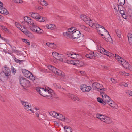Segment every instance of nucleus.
I'll use <instances>...</instances> for the list:
<instances>
[{"mask_svg": "<svg viewBox=\"0 0 132 132\" xmlns=\"http://www.w3.org/2000/svg\"><path fill=\"white\" fill-rule=\"evenodd\" d=\"M19 81L21 85L24 88H27L30 85L29 81L24 78H19Z\"/></svg>", "mask_w": 132, "mask_h": 132, "instance_id": "f257e3e1", "label": "nucleus"}, {"mask_svg": "<svg viewBox=\"0 0 132 132\" xmlns=\"http://www.w3.org/2000/svg\"><path fill=\"white\" fill-rule=\"evenodd\" d=\"M22 73L23 75L26 77L29 78L32 80H35V77L28 70L24 69L22 70Z\"/></svg>", "mask_w": 132, "mask_h": 132, "instance_id": "f03ea898", "label": "nucleus"}, {"mask_svg": "<svg viewBox=\"0 0 132 132\" xmlns=\"http://www.w3.org/2000/svg\"><path fill=\"white\" fill-rule=\"evenodd\" d=\"M100 94L103 99L104 105H105L106 103L108 104V102H110V100H112L104 92H101Z\"/></svg>", "mask_w": 132, "mask_h": 132, "instance_id": "7ed1b4c3", "label": "nucleus"}, {"mask_svg": "<svg viewBox=\"0 0 132 132\" xmlns=\"http://www.w3.org/2000/svg\"><path fill=\"white\" fill-rule=\"evenodd\" d=\"M44 86L45 85H43ZM45 92L46 94L54 95V92L50 88L48 87H46L45 88H44L42 85V93H44Z\"/></svg>", "mask_w": 132, "mask_h": 132, "instance_id": "20e7f679", "label": "nucleus"}, {"mask_svg": "<svg viewBox=\"0 0 132 132\" xmlns=\"http://www.w3.org/2000/svg\"><path fill=\"white\" fill-rule=\"evenodd\" d=\"M81 35L80 32L78 30H75L73 31L71 36H70L69 38H72L73 39H77L79 38Z\"/></svg>", "mask_w": 132, "mask_h": 132, "instance_id": "39448f33", "label": "nucleus"}, {"mask_svg": "<svg viewBox=\"0 0 132 132\" xmlns=\"http://www.w3.org/2000/svg\"><path fill=\"white\" fill-rule=\"evenodd\" d=\"M2 72L4 73L6 77L8 78V77L11 74V71L8 67H7L6 66L3 67H2Z\"/></svg>", "mask_w": 132, "mask_h": 132, "instance_id": "423d86ee", "label": "nucleus"}, {"mask_svg": "<svg viewBox=\"0 0 132 132\" xmlns=\"http://www.w3.org/2000/svg\"><path fill=\"white\" fill-rule=\"evenodd\" d=\"M29 14L30 16H31L34 18L35 19L39 21H39L41 18V16H39V14L37 13L31 12L29 13Z\"/></svg>", "mask_w": 132, "mask_h": 132, "instance_id": "0eeeda50", "label": "nucleus"}, {"mask_svg": "<svg viewBox=\"0 0 132 132\" xmlns=\"http://www.w3.org/2000/svg\"><path fill=\"white\" fill-rule=\"evenodd\" d=\"M81 89L84 92H88L92 88L90 86H87L85 84H82L81 86Z\"/></svg>", "mask_w": 132, "mask_h": 132, "instance_id": "6e6552de", "label": "nucleus"}, {"mask_svg": "<svg viewBox=\"0 0 132 132\" xmlns=\"http://www.w3.org/2000/svg\"><path fill=\"white\" fill-rule=\"evenodd\" d=\"M101 85L97 82H94L92 84V87L93 89L98 91L102 89L101 88Z\"/></svg>", "mask_w": 132, "mask_h": 132, "instance_id": "1a4fd4ad", "label": "nucleus"}, {"mask_svg": "<svg viewBox=\"0 0 132 132\" xmlns=\"http://www.w3.org/2000/svg\"><path fill=\"white\" fill-rule=\"evenodd\" d=\"M74 31V30H73L72 28H71L68 29L66 32H64L63 35L64 36H66L67 38H68L70 37V36H71Z\"/></svg>", "mask_w": 132, "mask_h": 132, "instance_id": "9d476101", "label": "nucleus"}, {"mask_svg": "<svg viewBox=\"0 0 132 132\" xmlns=\"http://www.w3.org/2000/svg\"><path fill=\"white\" fill-rule=\"evenodd\" d=\"M30 28L31 30L34 32L38 33L39 31L41 29L39 27L36 25V24L30 26L29 27Z\"/></svg>", "mask_w": 132, "mask_h": 132, "instance_id": "9b49d317", "label": "nucleus"}, {"mask_svg": "<svg viewBox=\"0 0 132 132\" xmlns=\"http://www.w3.org/2000/svg\"><path fill=\"white\" fill-rule=\"evenodd\" d=\"M123 67L127 69L132 70V66L125 61L122 64Z\"/></svg>", "mask_w": 132, "mask_h": 132, "instance_id": "f8f14e48", "label": "nucleus"}, {"mask_svg": "<svg viewBox=\"0 0 132 132\" xmlns=\"http://www.w3.org/2000/svg\"><path fill=\"white\" fill-rule=\"evenodd\" d=\"M81 18L86 23H88L89 21H91V20L88 16L84 15H82L81 16Z\"/></svg>", "mask_w": 132, "mask_h": 132, "instance_id": "ddd939ff", "label": "nucleus"}, {"mask_svg": "<svg viewBox=\"0 0 132 132\" xmlns=\"http://www.w3.org/2000/svg\"><path fill=\"white\" fill-rule=\"evenodd\" d=\"M108 104L111 107L113 108H117L118 106L112 100H110V102H108Z\"/></svg>", "mask_w": 132, "mask_h": 132, "instance_id": "4468645a", "label": "nucleus"}, {"mask_svg": "<svg viewBox=\"0 0 132 132\" xmlns=\"http://www.w3.org/2000/svg\"><path fill=\"white\" fill-rule=\"evenodd\" d=\"M47 67L48 69L50 70L54 73H55L56 71L58 69L57 68L53 66H52L51 65H48V66Z\"/></svg>", "mask_w": 132, "mask_h": 132, "instance_id": "2eb2a0df", "label": "nucleus"}, {"mask_svg": "<svg viewBox=\"0 0 132 132\" xmlns=\"http://www.w3.org/2000/svg\"><path fill=\"white\" fill-rule=\"evenodd\" d=\"M97 28V32L98 34L100 33V31L102 30V28H104V27L101 25H99L98 24H95Z\"/></svg>", "mask_w": 132, "mask_h": 132, "instance_id": "dca6fc26", "label": "nucleus"}, {"mask_svg": "<svg viewBox=\"0 0 132 132\" xmlns=\"http://www.w3.org/2000/svg\"><path fill=\"white\" fill-rule=\"evenodd\" d=\"M46 44L47 46L52 48H55L56 47V44L54 43H47Z\"/></svg>", "mask_w": 132, "mask_h": 132, "instance_id": "f3484780", "label": "nucleus"}, {"mask_svg": "<svg viewBox=\"0 0 132 132\" xmlns=\"http://www.w3.org/2000/svg\"><path fill=\"white\" fill-rule=\"evenodd\" d=\"M2 9L1 11H0V13L1 14L7 15L9 14V12L7 11V9L4 8L3 6L2 7Z\"/></svg>", "mask_w": 132, "mask_h": 132, "instance_id": "a211bd4d", "label": "nucleus"}, {"mask_svg": "<svg viewBox=\"0 0 132 132\" xmlns=\"http://www.w3.org/2000/svg\"><path fill=\"white\" fill-rule=\"evenodd\" d=\"M42 96L46 97H47L49 99H52L53 97V94L45 95L44 93H42Z\"/></svg>", "mask_w": 132, "mask_h": 132, "instance_id": "6ab92c4d", "label": "nucleus"}, {"mask_svg": "<svg viewBox=\"0 0 132 132\" xmlns=\"http://www.w3.org/2000/svg\"><path fill=\"white\" fill-rule=\"evenodd\" d=\"M106 116H104L103 115H101L99 114H97V118L100 119L102 121H103L105 119V118Z\"/></svg>", "mask_w": 132, "mask_h": 132, "instance_id": "aec40b11", "label": "nucleus"}, {"mask_svg": "<svg viewBox=\"0 0 132 132\" xmlns=\"http://www.w3.org/2000/svg\"><path fill=\"white\" fill-rule=\"evenodd\" d=\"M103 122L106 123H110L112 122V121L110 118L106 117Z\"/></svg>", "mask_w": 132, "mask_h": 132, "instance_id": "412c9836", "label": "nucleus"}, {"mask_svg": "<svg viewBox=\"0 0 132 132\" xmlns=\"http://www.w3.org/2000/svg\"><path fill=\"white\" fill-rule=\"evenodd\" d=\"M63 56L62 54H59L56 59L60 60L61 61H63Z\"/></svg>", "mask_w": 132, "mask_h": 132, "instance_id": "4be33fe9", "label": "nucleus"}, {"mask_svg": "<svg viewBox=\"0 0 132 132\" xmlns=\"http://www.w3.org/2000/svg\"><path fill=\"white\" fill-rule=\"evenodd\" d=\"M6 77L4 73L2 72L0 73V80L2 81L3 80H4V78Z\"/></svg>", "mask_w": 132, "mask_h": 132, "instance_id": "5701e85b", "label": "nucleus"}, {"mask_svg": "<svg viewBox=\"0 0 132 132\" xmlns=\"http://www.w3.org/2000/svg\"><path fill=\"white\" fill-rule=\"evenodd\" d=\"M46 27L48 29L53 30L55 28V27L53 24H49L47 26H46Z\"/></svg>", "mask_w": 132, "mask_h": 132, "instance_id": "b1692460", "label": "nucleus"}, {"mask_svg": "<svg viewBox=\"0 0 132 132\" xmlns=\"http://www.w3.org/2000/svg\"><path fill=\"white\" fill-rule=\"evenodd\" d=\"M55 74L58 75L62 76L63 75L64 73L62 72L61 70L58 69Z\"/></svg>", "mask_w": 132, "mask_h": 132, "instance_id": "393cba45", "label": "nucleus"}, {"mask_svg": "<svg viewBox=\"0 0 132 132\" xmlns=\"http://www.w3.org/2000/svg\"><path fill=\"white\" fill-rule=\"evenodd\" d=\"M27 36L30 38H32L33 37V34L30 32L28 31L25 34Z\"/></svg>", "mask_w": 132, "mask_h": 132, "instance_id": "a878e982", "label": "nucleus"}, {"mask_svg": "<svg viewBox=\"0 0 132 132\" xmlns=\"http://www.w3.org/2000/svg\"><path fill=\"white\" fill-rule=\"evenodd\" d=\"M97 50L101 53L103 54L104 53L103 51H104V49L102 47L98 46V47Z\"/></svg>", "mask_w": 132, "mask_h": 132, "instance_id": "bb28decb", "label": "nucleus"}, {"mask_svg": "<svg viewBox=\"0 0 132 132\" xmlns=\"http://www.w3.org/2000/svg\"><path fill=\"white\" fill-rule=\"evenodd\" d=\"M94 54V52H93L92 54H86L85 55V56L86 57L92 59L93 57V56L94 55L93 54Z\"/></svg>", "mask_w": 132, "mask_h": 132, "instance_id": "cd10ccee", "label": "nucleus"}, {"mask_svg": "<svg viewBox=\"0 0 132 132\" xmlns=\"http://www.w3.org/2000/svg\"><path fill=\"white\" fill-rule=\"evenodd\" d=\"M57 116H58L57 118L60 120H63V118L65 117L64 116L61 114L58 113L57 114Z\"/></svg>", "mask_w": 132, "mask_h": 132, "instance_id": "c85d7f7f", "label": "nucleus"}, {"mask_svg": "<svg viewBox=\"0 0 132 132\" xmlns=\"http://www.w3.org/2000/svg\"><path fill=\"white\" fill-rule=\"evenodd\" d=\"M58 113L54 111H52L50 112V115L53 117H57Z\"/></svg>", "mask_w": 132, "mask_h": 132, "instance_id": "c756f323", "label": "nucleus"}, {"mask_svg": "<svg viewBox=\"0 0 132 132\" xmlns=\"http://www.w3.org/2000/svg\"><path fill=\"white\" fill-rule=\"evenodd\" d=\"M71 55H72L71 57L72 58H73L74 59H78V57L79 56H80V55H79L76 54H71Z\"/></svg>", "mask_w": 132, "mask_h": 132, "instance_id": "7c9ffc66", "label": "nucleus"}, {"mask_svg": "<svg viewBox=\"0 0 132 132\" xmlns=\"http://www.w3.org/2000/svg\"><path fill=\"white\" fill-rule=\"evenodd\" d=\"M108 34L109 35L110 37H108V38H105V40L107 42H110V43H112V40L110 37L109 32H108Z\"/></svg>", "mask_w": 132, "mask_h": 132, "instance_id": "2f4dec72", "label": "nucleus"}, {"mask_svg": "<svg viewBox=\"0 0 132 132\" xmlns=\"http://www.w3.org/2000/svg\"><path fill=\"white\" fill-rule=\"evenodd\" d=\"M75 60H67V63L69 64H73V65H75Z\"/></svg>", "mask_w": 132, "mask_h": 132, "instance_id": "473e14b6", "label": "nucleus"}, {"mask_svg": "<svg viewBox=\"0 0 132 132\" xmlns=\"http://www.w3.org/2000/svg\"><path fill=\"white\" fill-rule=\"evenodd\" d=\"M14 60L16 63H19V64H21L22 63V62H23L24 61L23 60H20L16 58L15 57L14 58Z\"/></svg>", "mask_w": 132, "mask_h": 132, "instance_id": "72a5a7b5", "label": "nucleus"}, {"mask_svg": "<svg viewBox=\"0 0 132 132\" xmlns=\"http://www.w3.org/2000/svg\"><path fill=\"white\" fill-rule=\"evenodd\" d=\"M31 19L30 17L27 16H25L24 18V19L25 21L27 23H29V21Z\"/></svg>", "mask_w": 132, "mask_h": 132, "instance_id": "f704fd0d", "label": "nucleus"}, {"mask_svg": "<svg viewBox=\"0 0 132 132\" xmlns=\"http://www.w3.org/2000/svg\"><path fill=\"white\" fill-rule=\"evenodd\" d=\"M66 129H67L66 131L65 132H72V128L69 126H67Z\"/></svg>", "mask_w": 132, "mask_h": 132, "instance_id": "c9c22d12", "label": "nucleus"}, {"mask_svg": "<svg viewBox=\"0 0 132 132\" xmlns=\"http://www.w3.org/2000/svg\"><path fill=\"white\" fill-rule=\"evenodd\" d=\"M115 30L117 36L119 37L120 38L121 36V34L119 30L118 29H115Z\"/></svg>", "mask_w": 132, "mask_h": 132, "instance_id": "e433bc0d", "label": "nucleus"}, {"mask_svg": "<svg viewBox=\"0 0 132 132\" xmlns=\"http://www.w3.org/2000/svg\"><path fill=\"white\" fill-rule=\"evenodd\" d=\"M48 21V19L45 17L42 16V22H46Z\"/></svg>", "mask_w": 132, "mask_h": 132, "instance_id": "4c0bfd02", "label": "nucleus"}, {"mask_svg": "<svg viewBox=\"0 0 132 132\" xmlns=\"http://www.w3.org/2000/svg\"><path fill=\"white\" fill-rule=\"evenodd\" d=\"M97 101L99 103H101L103 104H104V101L103 100V99H102L101 98L98 97L97 98Z\"/></svg>", "mask_w": 132, "mask_h": 132, "instance_id": "58836bf2", "label": "nucleus"}, {"mask_svg": "<svg viewBox=\"0 0 132 132\" xmlns=\"http://www.w3.org/2000/svg\"><path fill=\"white\" fill-rule=\"evenodd\" d=\"M23 28H22L21 29V30L23 33L25 34L26 32L28 30L27 29V28L25 27L24 26H23Z\"/></svg>", "mask_w": 132, "mask_h": 132, "instance_id": "ea45409f", "label": "nucleus"}, {"mask_svg": "<svg viewBox=\"0 0 132 132\" xmlns=\"http://www.w3.org/2000/svg\"><path fill=\"white\" fill-rule=\"evenodd\" d=\"M42 2H43V4H42V6H45L48 5L47 2L44 0H42Z\"/></svg>", "mask_w": 132, "mask_h": 132, "instance_id": "a19ab883", "label": "nucleus"}, {"mask_svg": "<svg viewBox=\"0 0 132 132\" xmlns=\"http://www.w3.org/2000/svg\"><path fill=\"white\" fill-rule=\"evenodd\" d=\"M63 120L65 122L67 123H69L70 122V120H69L68 118H65L64 117L63 118Z\"/></svg>", "mask_w": 132, "mask_h": 132, "instance_id": "79ce46f5", "label": "nucleus"}, {"mask_svg": "<svg viewBox=\"0 0 132 132\" xmlns=\"http://www.w3.org/2000/svg\"><path fill=\"white\" fill-rule=\"evenodd\" d=\"M41 88L39 87H37L36 88V91L38 92L41 95V92L40 89Z\"/></svg>", "mask_w": 132, "mask_h": 132, "instance_id": "37998d69", "label": "nucleus"}, {"mask_svg": "<svg viewBox=\"0 0 132 132\" xmlns=\"http://www.w3.org/2000/svg\"><path fill=\"white\" fill-rule=\"evenodd\" d=\"M29 21V23H28L32 25H34L36 24L35 23L34 21L32 19H30Z\"/></svg>", "mask_w": 132, "mask_h": 132, "instance_id": "c03bdc74", "label": "nucleus"}, {"mask_svg": "<svg viewBox=\"0 0 132 132\" xmlns=\"http://www.w3.org/2000/svg\"><path fill=\"white\" fill-rule=\"evenodd\" d=\"M107 55H106L107 56H108L110 57H114L115 56V54H114L111 53L110 52H109L107 54Z\"/></svg>", "mask_w": 132, "mask_h": 132, "instance_id": "a18cd8bd", "label": "nucleus"}, {"mask_svg": "<svg viewBox=\"0 0 132 132\" xmlns=\"http://www.w3.org/2000/svg\"><path fill=\"white\" fill-rule=\"evenodd\" d=\"M15 25L20 30L22 28L21 25L18 24L16 22L15 23Z\"/></svg>", "mask_w": 132, "mask_h": 132, "instance_id": "49530a36", "label": "nucleus"}, {"mask_svg": "<svg viewBox=\"0 0 132 132\" xmlns=\"http://www.w3.org/2000/svg\"><path fill=\"white\" fill-rule=\"evenodd\" d=\"M52 54L53 57L56 59L57 57L58 56L59 54L55 52H54L52 53Z\"/></svg>", "mask_w": 132, "mask_h": 132, "instance_id": "de8ad7c7", "label": "nucleus"}, {"mask_svg": "<svg viewBox=\"0 0 132 132\" xmlns=\"http://www.w3.org/2000/svg\"><path fill=\"white\" fill-rule=\"evenodd\" d=\"M31 105L30 104L28 103V105L26 106V107H25V109L27 111L29 110V109L31 108Z\"/></svg>", "mask_w": 132, "mask_h": 132, "instance_id": "09e8293b", "label": "nucleus"}, {"mask_svg": "<svg viewBox=\"0 0 132 132\" xmlns=\"http://www.w3.org/2000/svg\"><path fill=\"white\" fill-rule=\"evenodd\" d=\"M22 40L23 42H25L27 45H30V43L29 40L26 39H22Z\"/></svg>", "mask_w": 132, "mask_h": 132, "instance_id": "8fccbe9b", "label": "nucleus"}, {"mask_svg": "<svg viewBox=\"0 0 132 132\" xmlns=\"http://www.w3.org/2000/svg\"><path fill=\"white\" fill-rule=\"evenodd\" d=\"M79 64H78V67H82L83 66L84 64V63L83 61L80 60L79 62Z\"/></svg>", "mask_w": 132, "mask_h": 132, "instance_id": "3c124183", "label": "nucleus"}, {"mask_svg": "<svg viewBox=\"0 0 132 132\" xmlns=\"http://www.w3.org/2000/svg\"><path fill=\"white\" fill-rule=\"evenodd\" d=\"M119 4L121 5H123L125 3V0H118Z\"/></svg>", "mask_w": 132, "mask_h": 132, "instance_id": "603ef678", "label": "nucleus"}, {"mask_svg": "<svg viewBox=\"0 0 132 132\" xmlns=\"http://www.w3.org/2000/svg\"><path fill=\"white\" fill-rule=\"evenodd\" d=\"M118 61L120 63L122 64V63L124 62L125 60L123 59L121 57L118 59Z\"/></svg>", "mask_w": 132, "mask_h": 132, "instance_id": "864d4df0", "label": "nucleus"}, {"mask_svg": "<svg viewBox=\"0 0 132 132\" xmlns=\"http://www.w3.org/2000/svg\"><path fill=\"white\" fill-rule=\"evenodd\" d=\"M54 86L56 88H60L61 86L58 84L54 83L53 84Z\"/></svg>", "mask_w": 132, "mask_h": 132, "instance_id": "5fc2aeb1", "label": "nucleus"}, {"mask_svg": "<svg viewBox=\"0 0 132 132\" xmlns=\"http://www.w3.org/2000/svg\"><path fill=\"white\" fill-rule=\"evenodd\" d=\"M2 28L6 32H7L8 30V29L5 26H1Z\"/></svg>", "mask_w": 132, "mask_h": 132, "instance_id": "6e6d98bb", "label": "nucleus"}, {"mask_svg": "<svg viewBox=\"0 0 132 132\" xmlns=\"http://www.w3.org/2000/svg\"><path fill=\"white\" fill-rule=\"evenodd\" d=\"M122 5H118V10L119 11H119H121V10H123V6H122Z\"/></svg>", "mask_w": 132, "mask_h": 132, "instance_id": "4d7b16f0", "label": "nucleus"}, {"mask_svg": "<svg viewBox=\"0 0 132 132\" xmlns=\"http://www.w3.org/2000/svg\"><path fill=\"white\" fill-rule=\"evenodd\" d=\"M68 96L69 97V98L72 99H73L74 97H75V95L72 94H68Z\"/></svg>", "mask_w": 132, "mask_h": 132, "instance_id": "13d9d810", "label": "nucleus"}, {"mask_svg": "<svg viewBox=\"0 0 132 132\" xmlns=\"http://www.w3.org/2000/svg\"><path fill=\"white\" fill-rule=\"evenodd\" d=\"M14 2L16 3H21L23 2L22 0H14Z\"/></svg>", "mask_w": 132, "mask_h": 132, "instance_id": "bf43d9fd", "label": "nucleus"}, {"mask_svg": "<svg viewBox=\"0 0 132 132\" xmlns=\"http://www.w3.org/2000/svg\"><path fill=\"white\" fill-rule=\"evenodd\" d=\"M127 37L128 39V40L132 38V34L129 33L127 35Z\"/></svg>", "mask_w": 132, "mask_h": 132, "instance_id": "052dcab7", "label": "nucleus"}, {"mask_svg": "<svg viewBox=\"0 0 132 132\" xmlns=\"http://www.w3.org/2000/svg\"><path fill=\"white\" fill-rule=\"evenodd\" d=\"M73 100L75 101H79V99L78 97L75 96Z\"/></svg>", "mask_w": 132, "mask_h": 132, "instance_id": "680f3d73", "label": "nucleus"}, {"mask_svg": "<svg viewBox=\"0 0 132 132\" xmlns=\"http://www.w3.org/2000/svg\"><path fill=\"white\" fill-rule=\"evenodd\" d=\"M21 103L24 106H25L26 104H27L28 102H25L23 101H21Z\"/></svg>", "mask_w": 132, "mask_h": 132, "instance_id": "e2e57ef3", "label": "nucleus"}, {"mask_svg": "<svg viewBox=\"0 0 132 132\" xmlns=\"http://www.w3.org/2000/svg\"><path fill=\"white\" fill-rule=\"evenodd\" d=\"M114 57H115L116 59L118 60V59H119L121 57L119 56L117 54H115Z\"/></svg>", "mask_w": 132, "mask_h": 132, "instance_id": "0e129e2a", "label": "nucleus"}, {"mask_svg": "<svg viewBox=\"0 0 132 132\" xmlns=\"http://www.w3.org/2000/svg\"><path fill=\"white\" fill-rule=\"evenodd\" d=\"M81 28L84 29V30H87L88 29V28H87L84 25H81Z\"/></svg>", "mask_w": 132, "mask_h": 132, "instance_id": "69168bd1", "label": "nucleus"}, {"mask_svg": "<svg viewBox=\"0 0 132 132\" xmlns=\"http://www.w3.org/2000/svg\"><path fill=\"white\" fill-rule=\"evenodd\" d=\"M80 60H75V65L78 66V64H79V62Z\"/></svg>", "mask_w": 132, "mask_h": 132, "instance_id": "338daca9", "label": "nucleus"}, {"mask_svg": "<svg viewBox=\"0 0 132 132\" xmlns=\"http://www.w3.org/2000/svg\"><path fill=\"white\" fill-rule=\"evenodd\" d=\"M12 73H13L14 74L16 72L15 69L13 67V68L12 69Z\"/></svg>", "mask_w": 132, "mask_h": 132, "instance_id": "774afa93", "label": "nucleus"}]
</instances>
